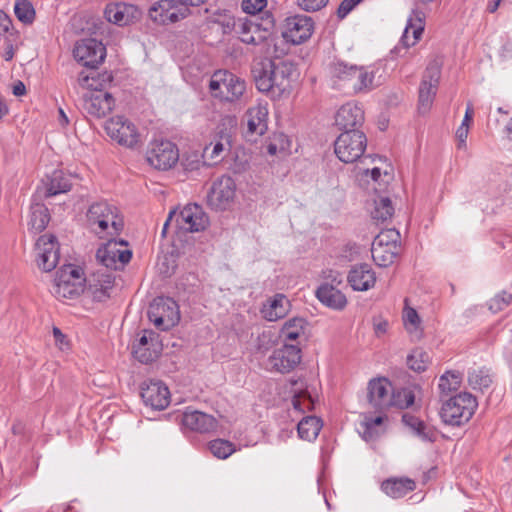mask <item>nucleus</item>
Segmentation results:
<instances>
[{
    "label": "nucleus",
    "mask_w": 512,
    "mask_h": 512,
    "mask_svg": "<svg viewBox=\"0 0 512 512\" xmlns=\"http://www.w3.org/2000/svg\"><path fill=\"white\" fill-rule=\"evenodd\" d=\"M402 320H420L417 310L410 306L409 300L407 298L404 300Z\"/></svg>",
    "instance_id": "052dcab7"
},
{
    "label": "nucleus",
    "mask_w": 512,
    "mask_h": 512,
    "mask_svg": "<svg viewBox=\"0 0 512 512\" xmlns=\"http://www.w3.org/2000/svg\"><path fill=\"white\" fill-rule=\"evenodd\" d=\"M425 19L426 14L422 10L418 8L412 10V13L408 18L407 25L400 40L401 44L405 48L414 46L421 38V35L425 27Z\"/></svg>",
    "instance_id": "7c9ffc66"
},
{
    "label": "nucleus",
    "mask_w": 512,
    "mask_h": 512,
    "mask_svg": "<svg viewBox=\"0 0 512 512\" xmlns=\"http://www.w3.org/2000/svg\"><path fill=\"white\" fill-rule=\"evenodd\" d=\"M473 115H474L473 105L469 102L467 104L465 115H464L461 125H467L468 127H470V123L473 120Z\"/></svg>",
    "instance_id": "0e129e2a"
},
{
    "label": "nucleus",
    "mask_w": 512,
    "mask_h": 512,
    "mask_svg": "<svg viewBox=\"0 0 512 512\" xmlns=\"http://www.w3.org/2000/svg\"><path fill=\"white\" fill-rule=\"evenodd\" d=\"M430 363V356L421 348H416L407 356V365L414 372L425 371Z\"/></svg>",
    "instance_id": "a18cd8bd"
},
{
    "label": "nucleus",
    "mask_w": 512,
    "mask_h": 512,
    "mask_svg": "<svg viewBox=\"0 0 512 512\" xmlns=\"http://www.w3.org/2000/svg\"><path fill=\"white\" fill-rule=\"evenodd\" d=\"M369 404L378 412L391 407L393 385L386 377L373 378L368 382Z\"/></svg>",
    "instance_id": "b1692460"
},
{
    "label": "nucleus",
    "mask_w": 512,
    "mask_h": 512,
    "mask_svg": "<svg viewBox=\"0 0 512 512\" xmlns=\"http://www.w3.org/2000/svg\"><path fill=\"white\" fill-rule=\"evenodd\" d=\"M347 281L353 290L367 291L374 287L376 274L369 264H358L350 269Z\"/></svg>",
    "instance_id": "c756f323"
},
{
    "label": "nucleus",
    "mask_w": 512,
    "mask_h": 512,
    "mask_svg": "<svg viewBox=\"0 0 512 512\" xmlns=\"http://www.w3.org/2000/svg\"><path fill=\"white\" fill-rule=\"evenodd\" d=\"M278 144V147L282 151L283 155L289 154L291 150V140L283 133H275L272 137Z\"/></svg>",
    "instance_id": "4d7b16f0"
},
{
    "label": "nucleus",
    "mask_w": 512,
    "mask_h": 512,
    "mask_svg": "<svg viewBox=\"0 0 512 512\" xmlns=\"http://www.w3.org/2000/svg\"><path fill=\"white\" fill-rule=\"evenodd\" d=\"M189 12L188 7L175 0H158L150 6L148 15L154 23L168 25L186 18Z\"/></svg>",
    "instance_id": "dca6fc26"
},
{
    "label": "nucleus",
    "mask_w": 512,
    "mask_h": 512,
    "mask_svg": "<svg viewBox=\"0 0 512 512\" xmlns=\"http://www.w3.org/2000/svg\"><path fill=\"white\" fill-rule=\"evenodd\" d=\"M115 278L111 272L97 271L88 279L86 293L97 302H103L111 296Z\"/></svg>",
    "instance_id": "a878e982"
},
{
    "label": "nucleus",
    "mask_w": 512,
    "mask_h": 512,
    "mask_svg": "<svg viewBox=\"0 0 512 512\" xmlns=\"http://www.w3.org/2000/svg\"><path fill=\"white\" fill-rule=\"evenodd\" d=\"M235 191V181L230 176H222L213 183L208 204L215 210H226L234 201Z\"/></svg>",
    "instance_id": "4be33fe9"
},
{
    "label": "nucleus",
    "mask_w": 512,
    "mask_h": 512,
    "mask_svg": "<svg viewBox=\"0 0 512 512\" xmlns=\"http://www.w3.org/2000/svg\"><path fill=\"white\" fill-rule=\"evenodd\" d=\"M422 322H404V327L412 341H418L423 337Z\"/></svg>",
    "instance_id": "6e6d98bb"
},
{
    "label": "nucleus",
    "mask_w": 512,
    "mask_h": 512,
    "mask_svg": "<svg viewBox=\"0 0 512 512\" xmlns=\"http://www.w3.org/2000/svg\"><path fill=\"white\" fill-rule=\"evenodd\" d=\"M512 301V294L507 292H502L492 298L488 303V308L493 313H497L506 308Z\"/></svg>",
    "instance_id": "603ef678"
},
{
    "label": "nucleus",
    "mask_w": 512,
    "mask_h": 512,
    "mask_svg": "<svg viewBox=\"0 0 512 512\" xmlns=\"http://www.w3.org/2000/svg\"><path fill=\"white\" fill-rule=\"evenodd\" d=\"M329 0H297V5L306 12H316L324 8Z\"/></svg>",
    "instance_id": "5fc2aeb1"
},
{
    "label": "nucleus",
    "mask_w": 512,
    "mask_h": 512,
    "mask_svg": "<svg viewBox=\"0 0 512 512\" xmlns=\"http://www.w3.org/2000/svg\"><path fill=\"white\" fill-rule=\"evenodd\" d=\"M96 257L106 269H117L118 264L123 266L131 260L132 252L125 241L111 238L97 250Z\"/></svg>",
    "instance_id": "f3484780"
},
{
    "label": "nucleus",
    "mask_w": 512,
    "mask_h": 512,
    "mask_svg": "<svg viewBox=\"0 0 512 512\" xmlns=\"http://www.w3.org/2000/svg\"><path fill=\"white\" fill-rule=\"evenodd\" d=\"M141 398L153 410H164L170 403L168 387L159 380H147L141 384Z\"/></svg>",
    "instance_id": "5701e85b"
},
{
    "label": "nucleus",
    "mask_w": 512,
    "mask_h": 512,
    "mask_svg": "<svg viewBox=\"0 0 512 512\" xmlns=\"http://www.w3.org/2000/svg\"><path fill=\"white\" fill-rule=\"evenodd\" d=\"M39 200L40 198L37 195L32 196L28 221L29 229L35 233L42 232L50 221L48 208Z\"/></svg>",
    "instance_id": "e433bc0d"
},
{
    "label": "nucleus",
    "mask_w": 512,
    "mask_h": 512,
    "mask_svg": "<svg viewBox=\"0 0 512 512\" xmlns=\"http://www.w3.org/2000/svg\"><path fill=\"white\" fill-rule=\"evenodd\" d=\"M279 338L283 345L294 344L302 349L308 342L309 334L301 322H285L279 331Z\"/></svg>",
    "instance_id": "f704fd0d"
},
{
    "label": "nucleus",
    "mask_w": 512,
    "mask_h": 512,
    "mask_svg": "<svg viewBox=\"0 0 512 512\" xmlns=\"http://www.w3.org/2000/svg\"><path fill=\"white\" fill-rule=\"evenodd\" d=\"M53 336L55 344L60 350L66 351L70 348V342L67 339V336L63 334L58 327H53Z\"/></svg>",
    "instance_id": "bf43d9fd"
},
{
    "label": "nucleus",
    "mask_w": 512,
    "mask_h": 512,
    "mask_svg": "<svg viewBox=\"0 0 512 512\" xmlns=\"http://www.w3.org/2000/svg\"><path fill=\"white\" fill-rule=\"evenodd\" d=\"M230 149L227 137L221 136L207 144L203 149V158L209 165H215L224 159L225 153Z\"/></svg>",
    "instance_id": "58836bf2"
},
{
    "label": "nucleus",
    "mask_w": 512,
    "mask_h": 512,
    "mask_svg": "<svg viewBox=\"0 0 512 512\" xmlns=\"http://www.w3.org/2000/svg\"><path fill=\"white\" fill-rule=\"evenodd\" d=\"M384 421V417L379 415L375 418L370 416H365L364 420L361 422L362 428V438L365 441L375 440L380 436L383 432L382 424Z\"/></svg>",
    "instance_id": "37998d69"
},
{
    "label": "nucleus",
    "mask_w": 512,
    "mask_h": 512,
    "mask_svg": "<svg viewBox=\"0 0 512 512\" xmlns=\"http://www.w3.org/2000/svg\"><path fill=\"white\" fill-rule=\"evenodd\" d=\"M414 393L409 389H400L393 391L391 398V406L401 409L408 408L414 404Z\"/></svg>",
    "instance_id": "3c124183"
},
{
    "label": "nucleus",
    "mask_w": 512,
    "mask_h": 512,
    "mask_svg": "<svg viewBox=\"0 0 512 512\" xmlns=\"http://www.w3.org/2000/svg\"><path fill=\"white\" fill-rule=\"evenodd\" d=\"M362 0H343L337 10L339 18H345Z\"/></svg>",
    "instance_id": "13d9d810"
},
{
    "label": "nucleus",
    "mask_w": 512,
    "mask_h": 512,
    "mask_svg": "<svg viewBox=\"0 0 512 512\" xmlns=\"http://www.w3.org/2000/svg\"><path fill=\"white\" fill-rule=\"evenodd\" d=\"M267 152L270 155L282 154V151L278 147V144L271 138L270 142L267 145Z\"/></svg>",
    "instance_id": "338daca9"
},
{
    "label": "nucleus",
    "mask_w": 512,
    "mask_h": 512,
    "mask_svg": "<svg viewBox=\"0 0 512 512\" xmlns=\"http://www.w3.org/2000/svg\"><path fill=\"white\" fill-rule=\"evenodd\" d=\"M290 310L291 303L288 297L282 293H277L267 299L261 312L265 320H281L288 315Z\"/></svg>",
    "instance_id": "473e14b6"
},
{
    "label": "nucleus",
    "mask_w": 512,
    "mask_h": 512,
    "mask_svg": "<svg viewBox=\"0 0 512 512\" xmlns=\"http://www.w3.org/2000/svg\"><path fill=\"white\" fill-rule=\"evenodd\" d=\"M301 360V348L298 345L286 344L273 350L265 360L264 368L269 372L287 374L293 371Z\"/></svg>",
    "instance_id": "9d476101"
},
{
    "label": "nucleus",
    "mask_w": 512,
    "mask_h": 512,
    "mask_svg": "<svg viewBox=\"0 0 512 512\" xmlns=\"http://www.w3.org/2000/svg\"><path fill=\"white\" fill-rule=\"evenodd\" d=\"M477 405L476 398L472 394L462 392L442 404L440 417L447 425L461 426L471 419Z\"/></svg>",
    "instance_id": "39448f33"
},
{
    "label": "nucleus",
    "mask_w": 512,
    "mask_h": 512,
    "mask_svg": "<svg viewBox=\"0 0 512 512\" xmlns=\"http://www.w3.org/2000/svg\"><path fill=\"white\" fill-rule=\"evenodd\" d=\"M364 122V111L355 103L342 105L335 115V125L343 132L358 129Z\"/></svg>",
    "instance_id": "bb28decb"
},
{
    "label": "nucleus",
    "mask_w": 512,
    "mask_h": 512,
    "mask_svg": "<svg viewBox=\"0 0 512 512\" xmlns=\"http://www.w3.org/2000/svg\"><path fill=\"white\" fill-rule=\"evenodd\" d=\"M210 452L219 459H226L236 451L235 445L224 439H215L209 442Z\"/></svg>",
    "instance_id": "09e8293b"
},
{
    "label": "nucleus",
    "mask_w": 512,
    "mask_h": 512,
    "mask_svg": "<svg viewBox=\"0 0 512 512\" xmlns=\"http://www.w3.org/2000/svg\"><path fill=\"white\" fill-rule=\"evenodd\" d=\"M247 132L252 135L262 136L268 129L267 103H257L246 112Z\"/></svg>",
    "instance_id": "2f4dec72"
},
{
    "label": "nucleus",
    "mask_w": 512,
    "mask_h": 512,
    "mask_svg": "<svg viewBox=\"0 0 512 512\" xmlns=\"http://www.w3.org/2000/svg\"><path fill=\"white\" fill-rule=\"evenodd\" d=\"M292 405L294 410L305 413L313 410L314 401L306 389L293 390Z\"/></svg>",
    "instance_id": "49530a36"
},
{
    "label": "nucleus",
    "mask_w": 512,
    "mask_h": 512,
    "mask_svg": "<svg viewBox=\"0 0 512 512\" xmlns=\"http://www.w3.org/2000/svg\"><path fill=\"white\" fill-rule=\"evenodd\" d=\"M388 324H389V322H377V323H374L373 329H374L375 334L378 337H381L382 335H384L387 332V330H388V327H389Z\"/></svg>",
    "instance_id": "69168bd1"
},
{
    "label": "nucleus",
    "mask_w": 512,
    "mask_h": 512,
    "mask_svg": "<svg viewBox=\"0 0 512 512\" xmlns=\"http://www.w3.org/2000/svg\"><path fill=\"white\" fill-rule=\"evenodd\" d=\"M176 218L177 227L186 232L203 231L209 224V220L202 207L198 204H188L179 213L170 211L164 223L163 233L166 232L172 218Z\"/></svg>",
    "instance_id": "9b49d317"
},
{
    "label": "nucleus",
    "mask_w": 512,
    "mask_h": 512,
    "mask_svg": "<svg viewBox=\"0 0 512 512\" xmlns=\"http://www.w3.org/2000/svg\"><path fill=\"white\" fill-rule=\"evenodd\" d=\"M209 88L214 97L232 102L244 94L246 84L238 76L225 70H219L213 74Z\"/></svg>",
    "instance_id": "6e6552de"
},
{
    "label": "nucleus",
    "mask_w": 512,
    "mask_h": 512,
    "mask_svg": "<svg viewBox=\"0 0 512 512\" xmlns=\"http://www.w3.org/2000/svg\"><path fill=\"white\" fill-rule=\"evenodd\" d=\"M367 139L359 129L342 132L334 143L336 156L344 163L357 161L364 153Z\"/></svg>",
    "instance_id": "1a4fd4ad"
},
{
    "label": "nucleus",
    "mask_w": 512,
    "mask_h": 512,
    "mask_svg": "<svg viewBox=\"0 0 512 512\" xmlns=\"http://www.w3.org/2000/svg\"><path fill=\"white\" fill-rule=\"evenodd\" d=\"M134 357L141 363L148 364L154 361L160 351L159 335L148 329H144L135 340L132 347Z\"/></svg>",
    "instance_id": "412c9836"
},
{
    "label": "nucleus",
    "mask_w": 512,
    "mask_h": 512,
    "mask_svg": "<svg viewBox=\"0 0 512 512\" xmlns=\"http://www.w3.org/2000/svg\"><path fill=\"white\" fill-rule=\"evenodd\" d=\"M295 66L279 58H262L253 63L252 74L260 92L282 95L292 88Z\"/></svg>",
    "instance_id": "f03ea898"
},
{
    "label": "nucleus",
    "mask_w": 512,
    "mask_h": 512,
    "mask_svg": "<svg viewBox=\"0 0 512 512\" xmlns=\"http://www.w3.org/2000/svg\"><path fill=\"white\" fill-rule=\"evenodd\" d=\"M318 300L333 309H342L347 304L345 295L334 286L324 283L316 290Z\"/></svg>",
    "instance_id": "4c0bfd02"
},
{
    "label": "nucleus",
    "mask_w": 512,
    "mask_h": 512,
    "mask_svg": "<svg viewBox=\"0 0 512 512\" xmlns=\"http://www.w3.org/2000/svg\"><path fill=\"white\" fill-rule=\"evenodd\" d=\"M14 12L18 20L25 24H31L35 18L34 7L28 0H17Z\"/></svg>",
    "instance_id": "8fccbe9b"
},
{
    "label": "nucleus",
    "mask_w": 512,
    "mask_h": 512,
    "mask_svg": "<svg viewBox=\"0 0 512 512\" xmlns=\"http://www.w3.org/2000/svg\"><path fill=\"white\" fill-rule=\"evenodd\" d=\"M35 252L38 267L45 272L53 270L59 261L57 238L51 234L40 236L35 245Z\"/></svg>",
    "instance_id": "aec40b11"
},
{
    "label": "nucleus",
    "mask_w": 512,
    "mask_h": 512,
    "mask_svg": "<svg viewBox=\"0 0 512 512\" xmlns=\"http://www.w3.org/2000/svg\"><path fill=\"white\" fill-rule=\"evenodd\" d=\"M463 375L459 371L449 370L439 378L438 388L441 393L449 394L460 388Z\"/></svg>",
    "instance_id": "c03bdc74"
},
{
    "label": "nucleus",
    "mask_w": 512,
    "mask_h": 512,
    "mask_svg": "<svg viewBox=\"0 0 512 512\" xmlns=\"http://www.w3.org/2000/svg\"><path fill=\"white\" fill-rule=\"evenodd\" d=\"M441 77V68L437 63L427 66L418 89V111L426 114L430 111Z\"/></svg>",
    "instance_id": "f8f14e48"
},
{
    "label": "nucleus",
    "mask_w": 512,
    "mask_h": 512,
    "mask_svg": "<svg viewBox=\"0 0 512 512\" xmlns=\"http://www.w3.org/2000/svg\"><path fill=\"white\" fill-rule=\"evenodd\" d=\"M72 183L70 178L62 170H54L41 181V186L37 188L34 195L38 198H50L59 194L67 193L71 190Z\"/></svg>",
    "instance_id": "393cba45"
},
{
    "label": "nucleus",
    "mask_w": 512,
    "mask_h": 512,
    "mask_svg": "<svg viewBox=\"0 0 512 512\" xmlns=\"http://www.w3.org/2000/svg\"><path fill=\"white\" fill-rule=\"evenodd\" d=\"M416 488V483L408 477H392L381 484L382 491L389 497L398 499L404 497Z\"/></svg>",
    "instance_id": "c9c22d12"
},
{
    "label": "nucleus",
    "mask_w": 512,
    "mask_h": 512,
    "mask_svg": "<svg viewBox=\"0 0 512 512\" xmlns=\"http://www.w3.org/2000/svg\"><path fill=\"white\" fill-rule=\"evenodd\" d=\"M402 422L411 429V431L425 442H434L436 439V433L434 429L428 426L424 421L418 417L405 413L402 416Z\"/></svg>",
    "instance_id": "ea45409f"
},
{
    "label": "nucleus",
    "mask_w": 512,
    "mask_h": 512,
    "mask_svg": "<svg viewBox=\"0 0 512 512\" xmlns=\"http://www.w3.org/2000/svg\"><path fill=\"white\" fill-rule=\"evenodd\" d=\"M73 55L84 66L95 68L104 61L106 48L100 41L86 38L76 42Z\"/></svg>",
    "instance_id": "6ab92c4d"
},
{
    "label": "nucleus",
    "mask_w": 512,
    "mask_h": 512,
    "mask_svg": "<svg viewBox=\"0 0 512 512\" xmlns=\"http://www.w3.org/2000/svg\"><path fill=\"white\" fill-rule=\"evenodd\" d=\"M233 26L241 42L255 46L270 45L271 30L274 27L272 15H266L261 23L248 19H239L238 22H234Z\"/></svg>",
    "instance_id": "423d86ee"
},
{
    "label": "nucleus",
    "mask_w": 512,
    "mask_h": 512,
    "mask_svg": "<svg viewBox=\"0 0 512 512\" xmlns=\"http://www.w3.org/2000/svg\"><path fill=\"white\" fill-rule=\"evenodd\" d=\"M502 1L503 0H490V1H488L487 6H486V11L488 13H491V14L495 13L498 10V8H499V6H500Z\"/></svg>",
    "instance_id": "774afa93"
},
{
    "label": "nucleus",
    "mask_w": 512,
    "mask_h": 512,
    "mask_svg": "<svg viewBox=\"0 0 512 512\" xmlns=\"http://www.w3.org/2000/svg\"><path fill=\"white\" fill-rule=\"evenodd\" d=\"M181 424L194 432L211 433L216 430L218 421L212 415L195 410L184 412L181 415Z\"/></svg>",
    "instance_id": "c85d7f7f"
},
{
    "label": "nucleus",
    "mask_w": 512,
    "mask_h": 512,
    "mask_svg": "<svg viewBox=\"0 0 512 512\" xmlns=\"http://www.w3.org/2000/svg\"><path fill=\"white\" fill-rule=\"evenodd\" d=\"M148 320H180L177 302L170 297H157L149 305Z\"/></svg>",
    "instance_id": "cd10ccee"
},
{
    "label": "nucleus",
    "mask_w": 512,
    "mask_h": 512,
    "mask_svg": "<svg viewBox=\"0 0 512 512\" xmlns=\"http://www.w3.org/2000/svg\"><path fill=\"white\" fill-rule=\"evenodd\" d=\"M394 214V207L388 197H380L374 201V208L371 211V217L377 223H386L391 220Z\"/></svg>",
    "instance_id": "79ce46f5"
},
{
    "label": "nucleus",
    "mask_w": 512,
    "mask_h": 512,
    "mask_svg": "<svg viewBox=\"0 0 512 512\" xmlns=\"http://www.w3.org/2000/svg\"><path fill=\"white\" fill-rule=\"evenodd\" d=\"M468 383L474 390H483L492 383L491 375L485 369H473L468 373Z\"/></svg>",
    "instance_id": "de8ad7c7"
},
{
    "label": "nucleus",
    "mask_w": 512,
    "mask_h": 512,
    "mask_svg": "<svg viewBox=\"0 0 512 512\" xmlns=\"http://www.w3.org/2000/svg\"><path fill=\"white\" fill-rule=\"evenodd\" d=\"M137 8L125 3L108 4L104 10L106 20L118 26L130 24L136 17Z\"/></svg>",
    "instance_id": "72a5a7b5"
},
{
    "label": "nucleus",
    "mask_w": 512,
    "mask_h": 512,
    "mask_svg": "<svg viewBox=\"0 0 512 512\" xmlns=\"http://www.w3.org/2000/svg\"><path fill=\"white\" fill-rule=\"evenodd\" d=\"M267 6V0H242V10L251 15L261 12Z\"/></svg>",
    "instance_id": "864d4df0"
},
{
    "label": "nucleus",
    "mask_w": 512,
    "mask_h": 512,
    "mask_svg": "<svg viewBox=\"0 0 512 512\" xmlns=\"http://www.w3.org/2000/svg\"><path fill=\"white\" fill-rule=\"evenodd\" d=\"M400 233L396 229L382 230L372 242L371 254L376 265L388 267L400 253Z\"/></svg>",
    "instance_id": "0eeeda50"
},
{
    "label": "nucleus",
    "mask_w": 512,
    "mask_h": 512,
    "mask_svg": "<svg viewBox=\"0 0 512 512\" xmlns=\"http://www.w3.org/2000/svg\"><path fill=\"white\" fill-rule=\"evenodd\" d=\"M87 223L99 238H114L124 227L120 210L106 200L92 203L86 213Z\"/></svg>",
    "instance_id": "7ed1b4c3"
},
{
    "label": "nucleus",
    "mask_w": 512,
    "mask_h": 512,
    "mask_svg": "<svg viewBox=\"0 0 512 512\" xmlns=\"http://www.w3.org/2000/svg\"><path fill=\"white\" fill-rule=\"evenodd\" d=\"M81 106L86 114L100 119L111 113L115 106V99L105 90L91 88L83 93Z\"/></svg>",
    "instance_id": "4468645a"
},
{
    "label": "nucleus",
    "mask_w": 512,
    "mask_h": 512,
    "mask_svg": "<svg viewBox=\"0 0 512 512\" xmlns=\"http://www.w3.org/2000/svg\"><path fill=\"white\" fill-rule=\"evenodd\" d=\"M321 427L322 423L319 418L306 416L297 425L298 435L303 440L313 441L317 438Z\"/></svg>",
    "instance_id": "a19ab883"
},
{
    "label": "nucleus",
    "mask_w": 512,
    "mask_h": 512,
    "mask_svg": "<svg viewBox=\"0 0 512 512\" xmlns=\"http://www.w3.org/2000/svg\"><path fill=\"white\" fill-rule=\"evenodd\" d=\"M11 27V19L3 10L0 9V35L8 33Z\"/></svg>",
    "instance_id": "680f3d73"
},
{
    "label": "nucleus",
    "mask_w": 512,
    "mask_h": 512,
    "mask_svg": "<svg viewBox=\"0 0 512 512\" xmlns=\"http://www.w3.org/2000/svg\"><path fill=\"white\" fill-rule=\"evenodd\" d=\"M314 29L312 19L305 15L287 17L283 24L282 37L293 45H299L307 41Z\"/></svg>",
    "instance_id": "a211bd4d"
},
{
    "label": "nucleus",
    "mask_w": 512,
    "mask_h": 512,
    "mask_svg": "<svg viewBox=\"0 0 512 512\" xmlns=\"http://www.w3.org/2000/svg\"><path fill=\"white\" fill-rule=\"evenodd\" d=\"M105 131L112 140L126 147L132 148L140 141L136 126L122 116L110 118L105 123Z\"/></svg>",
    "instance_id": "2eb2a0df"
},
{
    "label": "nucleus",
    "mask_w": 512,
    "mask_h": 512,
    "mask_svg": "<svg viewBox=\"0 0 512 512\" xmlns=\"http://www.w3.org/2000/svg\"><path fill=\"white\" fill-rule=\"evenodd\" d=\"M378 69L357 66L343 60L329 65V80L333 89L345 95L368 93L381 83L376 80Z\"/></svg>",
    "instance_id": "f257e3e1"
},
{
    "label": "nucleus",
    "mask_w": 512,
    "mask_h": 512,
    "mask_svg": "<svg viewBox=\"0 0 512 512\" xmlns=\"http://www.w3.org/2000/svg\"><path fill=\"white\" fill-rule=\"evenodd\" d=\"M147 162L158 170H168L179 160L177 146L168 140H155L146 152Z\"/></svg>",
    "instance_id": "ddd939ff"
},
{
    "label": "nucleus",
    "mask_w": 512,
    "mask_h": 512,
    "mask_svg": "<svg viewBox=\"0 0 512 512\" xmlns=\"http://www.w3.org/2000/svg\"><path fill=\"white\" fill-rule=\"evenodd\" d=\"M85 281L80 267L64 265L56 272L50 291L59 300L74 299L84 292Z\"/></svg>",
    "instance_id": "20e7f679"
},
{
    "label": "nucleus",
    "mask_w": 512,
    "mask_h": 512,
    "mask_svg": "<svg viewBox=\"0 0 512 512\" xmlns=\"http://www.w3.org/2000/svg\"><path fill=\"white\" fill-rule=\"evenodd\" d=\"M469 134V127L467 125H460L456 131V137L459 141V148L466 146V139Z\"/></svg>",
    "instance_id": "e2e57ef3"
}]
</instances>
